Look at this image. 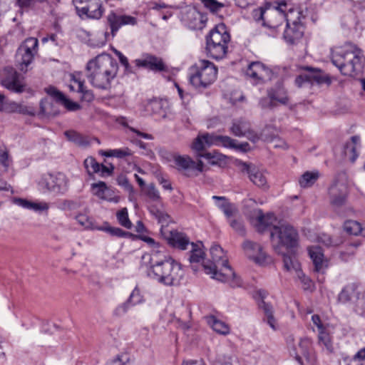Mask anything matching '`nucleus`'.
I'll use <instances>...</instances> for the list:
<instances>
[{
    "label": "nucleus",
    "instance_id": "f257e3e1",
    "mask_svg": "<svg viewBox=\"0 0 365 365\" xmlns=\"http://www.w3.org/2000/svg\"><path fill=\"white\" fill-rule=\"evenodd\" d=\"M86 69L89 82L96 88L106 90L117 76L118 64L111 55L103 53L89 61Z\"/></svg>",
    "mask_w": 365,
    "mask_h": 365
},
{
    "label": "nucleus",
    "instance_id": "f03ea898",
    "mask_svg": "<svg viewBox=\"0 0 365 365\" xmlns=\"http://www.w3.org/2000/svg\"><path fill=\"white\" fill-rule=\"evenodd\" d=\"M210 255L212 261L202 263L205 273L219 281L230 282L233 287L241 286L242 280L228 264L222 248L218 245H213L210 248Z\"/></svg>",
    "mask_w": 365,
    "mask_h": 365
},
{
    "label": "nucleus",
    "instance_id": "7ed1b4c3",
    "mask_svg": "<svg viewBox=\"0 0 365 365\" xmlns=\"http://www.w3.org/2000/svg\"><path fill=\"white\" fill-rule=\"evenodd\" d=\"M363 51L351 43L343 48L336 49L331 53V62L341 74L353 76L362 70Z\"/></svg>",
    "mask_w": 365,
    "mask_h": 365
},
{
    "label": "nucleus",
    "instance_id": "20e7f679",
    "mask_svg": "<svg viewBox=\"0 0 365 365\" xmlns=\"http://www.w3.org/2000/svg\"><path fill=\"white\" fill-rule=\"evenodd\" d=\"M165 286H178L184 272L180 263L168 257L150 265L149 275Z\"/></svg>",
    "mask_w": 365,
    "mask_h": 365
},
{
    "label": "nucleus",
    "instance_id": "39448f33",
    "mask_svg": "<svg viewBox=\"0 0 365 365\" xmlns=\"http://www.w3.org/2000/svg\"><path fill=\"white\" fill-rule=\"evenodd\" d=\"M217 71L213 63L207 60H200L190 68V83L200 91L206 89L216 81Z\"/></svg>",
    "mask_w": 365,
    "mask_h": 365
},
{
    "label": "nucleus",
    "instance_id": "423d86ee",
    "mask_svg": "<svg viewBox=\"0 0 365 365\" xmlns=\"http://www.w3.org/2000/svg\"><path fill=\"white\" fill-rule=\"evenodd\" d=\"M270 240L275 252L280 254L282 249L292 250L299 245V234L297 230L291 225L284 223L273 226Z\"/></svg>",
    "mask_w": 365,
    "mask_h": 365
},
{
    "label": "nucleus",
    "instance_id": "0eeeda50",
    "mask_svg": "<svg viewBox=\"0 0 365 365\" xmlns=\"http://www.w3.org/2000/svg\"><path fill=\"white\" fill-rule=\"evenodd\" d=\"M163 157L169 161H173L177 170L188 178L197 176L202 172L203 163L192 160L187 155H180L175 153H165Z\"/></svg>",
    "mask_w": 365,
    "mask_h": 365
},
{
    "label": "nucleus",
    "instance_id": "6e6552de",
    "mask_svg": "<svg viewBox=\"0 0 365 365\" xmlns=\"http://www.w3.org/2000/svg\"><path fill=\"white\" fill-rule=\"evenodd\" d=\"M38 185L43 192L64 193L68 187V180L62 173H46L42 175Z\"/></svg>",
    "mask_w": 365,
    "mask_h": 365
},
{
    "label": "nucleus",
    "instance_id": "1a4fd4ad",
    "mask_svg": "<svg viewBox=\"0 0 365 365\" xmlns=\"http://www.w3.org/2000/svg\"><path fill=\"white\" fill-rule=\"evenodd\" d=\"M38 44L37 38H29L18 48L16 61L21 71L26 72L27 67L33 61L34 55L37 53Z\"/></svg>",
    "mask_w": 365,
    "mask_h": 365
},
{
    "label": "nucleus",
    "instance_id": "9d476101",
    "mask_svg": "<svg viewBox=\"0 0 365 365\" xmlns=\"http://www.w3.org/2000/svg\"><path fill=\"white\" fill-rule=\"evenodd\" d=\"M134 63L138 68H143L155 73H162L164 77L166 74L170 73V67L164 60L161 57L151 53H143L140 58L134 61Z\"/></svg>",
    "mask_w": 365,
    "mask_h": 365
},
{
    "label": "nucleus",
    "instance_id": "9b49d317",
    "mask_svg": "<svg viewBox=\"0 0 365 365\" xmlns=\"http://www.w3.org/2000/svg\"><path fill=\"white\" fill-rule=\"evenodd\" d=\"M289 351L291 355L294 356L300 365H304L302 357L311 364H314L316 361L312 341L307 337L300 339L297 344L292 345L289 349Z\"/></svg>",
    "mask_w": 365,
    "mask_h": 365
},
{
    "label": "nucleus",
    "instance_id": "f8f14e48",
    "mask_svg": "<svg viewBox=\"0 0 365 365\" xmlns=\"http://www.w3.org/2000/svg\"><path fill=\"white\" fill-rule=\"evenodd\" d=\"M297 19L290 22V19H287L286 29L283 33V38L284 41L289 43L294 44L297 41L299 40L304 34V28L302 23V19H304L302 11H297Z\"/></svg>",
    "mask_w": 365,
    "mask_h": 365
},
{
    "label": "nucleus",
    "instance_id": "ddd939ff",
    "mask_svg": "<svg viewBox=\"0 0 365 365\" xmlns=\"http://www.w3.org/2000/svg\"><path fill=\"white\" fill-rule=\"evenodd\" d=\"M328 195L330 205L335 209L345 205L349 195L346 183L335 180L329 187Z\"/></svg>",
    "mask_w": 365,
    "mask_h": 365
},
{
    "label": "nucleus",
    "instance_id": "4468645a",
    "mask_svg": "<svg viewBox=\"0 0 365 365\" xmlns=\"http://www.w3.org/2000/svg\"><path fill=\"white\" fill-rule=\"evenodd\" d=\"M287 19L286 15L279 10L268 9L266 20L263 21V26L268 29L267 35L277 37Z\"/></svg>",
    "mask_w": 365,
    "mask_h": 365
},
{
    "label": "nucleus",
    "instance_id": "2eb2a0df",
    "mask_svg": "<svg viewBox=\"0 0 365 365\" xmlns=\"http://www.w3.org/2000/svg\"><path fill=\"white\" fill-rule=\"evenodd\" d=\"M246 73L257 84L264 83L274 78L273 71L259 61L250 63Z\"/></svg>",
    "mask_w": 365,
    "mask_h": 365
},
{
    "label": "nucleus",
    "instance_id": "dca6fc26",
    "mask_svg": "<svg viewBox=\"0 0 365 365\" xmlns=\"http://www.w3.org/2000/svg\"><path fill=\"white\" fill-rule=\"evenodd\" d=\"M108 25L110 29L112 37L116 36L117 32L121 26L125 25H136L137 19L129 15H119L111 11L106 17Z\"/></svg>",
    "mask_w": 365,
    "mask_h": 365
},
{
    "label": "nucleus",
    "instance_id": "f3484780",
    "mask_svg": "<svg viewBox=\"0 0 365 365\" xmlns=\"http://www.w3.org/2000/svg\"><path fill=\"white\" fill-rule=\"evenodd\" d=\"M365 289L356 282L346 284L339 294L338 301L342 304L350 302L353 299L359 304L361 297H364Z\"/></svg>",
    "mask_w": 365,
    "mask_h": 365
},
{
    "label": "nucleus",
    "instance_id": "a211bd4d",
    "mask_svg": "<svg viewBox=\"0 0 365 365\" xmlns=\"http://www.w3.org/2000/svg\"><path fill=\"white\" fill-rule=\"evenodd\" d=\"M243 249L249 258L260 265H264L271 261L262 246L256 242L247 240L243 243Z\"/></svg>",
    "mask_w": 365,
    "mask_h": 365
},
{
    "label": "nucleus",
    "instance_id": "6ab92c4d",
    "mask_svg": "<svg viewBox=\"0 0 365 365\" xmlns=\"http://www.w3.org/2000/svg\"><path fill=\"white\" fill-rule=\"evenodd\" d=\"M46 93L53 98V99L57 103L63 106L68 111H76L81 108V105L77 103L72 101L60 91H58L54 86H48L45 88Z\"/></svg>",
    "mask_w": 365,
    "mask_h": 365
},
{
    "label": "nucleus",
    "instance_id": "aec40b11",
    "mask_svg": "<svg viewBox=\"0 0 365 365\" xmlns=\"http://www.w3.org/2000/svg\"><path fill=\"white\" fill-rule=\"evenodd\" d=\"M143 297L140 289L136 287L128 299L124 303L118 305L114 310L113 314L116 317H122L133 306L139 304L143 302Z\"/></svg>",
    "mask_w": 365,
    "mask_h": 365
},
{
    "label": "nucleus",
    "instance_id": "412c9836",
    "mask_svg": "<svg viewBox=\"0 0 365 365\" xmlns=\"http://www.w3.org/2000/svg\"><path fill=\"white\" fill-rule=\"evenodd\" d=\"M267 96L277 105L286 106L289 102V97L282 81H277L275 85L267 91Z\"/></svg>",
    "mask_w": 365,
    "mask_h": 365
},
{
    "label": "nucleus",
    "instance_id": "4be33fe9",
    "mask_svg": "<svg viewBox=\"0 0 365 365\" xmlns=\"http://www.w3.org/2000/svg\"><path fill=\"white\" fill-rule=\"evenodd\" d=\"M302 70L307 72L310 85L317 84L321 86L326 84L329 86L331 83V78L324 71L312 66H303Z\"/></svg>",
    "mask_w": 365,
    "mask_h": 365
},
{
    "label": "nucleus",
    "instance_id": "5701e85b",
    "mask_svg": "<svg viewBox=\"0 0 365 365\" xmlns=\"http://www.w3.org/2000/svg\"><path fill=\"white\" fill-rule=\"evenodd\" d=\"M206 41L228 44L230 41V35L225 24L216 25L206 36Z\"/></svg>",
    "mask_w": 365,
    "mask_h": 365
},
{
    "label": "nucleus",
    "instance_id": "b1692460",
    "mask_svg": "<svg viewBox=\"0 0 365 365\" xmlns=\"http://www.w3.org/2000/svg\"><path fill=\"white\" fill-rule=\"evenodd\" d=\"M276 218L272 213H263L262 210H258L256 218L255 227L258 232L263 233L266 230H272Z\"/></svg>",
    "mask_w": 365,
    "mask_h": 365
},
{
    "label": "nucleus",
    "instance_id": "393cba45",
    "mask_svg": "<svg viewBox=\"0 0 365 365\" xmlns=\"http://www.w3.org/2000/svg\"><path fill=\"white\" fill-rule=\"evenodd\" d=\"M308 252L313 262L314 271L323 273L327 264L324 260L322 249L319 246H312L308 248Z\"/></svg>",
    "mask_w": 365,
    "mask_h": 365
},
{
    "label": "nucleus",
    "instance_id": "a878e982",
    "mask_svg": "<svg viewBox=\"0 0 365 365\" xmlns=\"http://www.w3.org/2000/svg\"><path fill=\"white\" fill-rule=\"evenodd\" d=\"M168 243L173 247L178 248L181 250H185L189 245H191L189 237L182 232L177 230H173L170 232V236L168 237Z\"/></svg>",
    "mask_w": 365,
    "mask_h": 365
},
{
    "label": "nucleus",
    "instance_id": "bb28decb",
    "mask_svg": "<svg viewBox=\"0 0 365 365\" xmlns=\"http://www.w3.org/2000/svg\"><path fill=\"white\" fill-rule=\"evenodd\" d=\"M227 44L206 41L207 55L214 59H222L227 52Z\"/></svg>",
    "mask_w": 365,
    "mask_h": 365
},
{
    "label": "nucleus",
    "instance_id": "cd10ccee",
    "mask_svg": "<svg viewBox=\"0 0 365 365\" xmlns=\"http://www.w3.org/2000/svg\"><path fill=\"white\" fill-rule=\"evenodd\" d=\"M212 145H213L212 133H205L197 136L192 143V148L199 153Z\"/></svg>",
    "mask_w": 365,
    "mask_h": 365
},
{
    "label": "nucleus",
    "instance_id": "c85d7f7f",
    "mask_svg": "<svg viewBox=\"0 0 365 365\" xmlns=\"http://www.w3.org/2000/svg\"><path fill=\"white\" fill-rule=\"evenodd\" d=\"M250 127L251 124L248 120L239 118L233 120L230 130L237 137H244V135L247 134Z\"/></svg>",
    "mask_w": 365,
    "mask_h": 365
},
{
    "label": "nucleus",
    "instance_id": "c756f323",
    "mask_svg": "<svg viewBox=\"0 0 365 365\" xmlns=\"http://www.w3.org/2000/svg\"><path fill=\"white\" fill-rule=\"evenodd\" d=\"M60 111L56 105L48 98L42 99L40 102L39 114L46 117H54L59 114Z\"/></svg>",
    "mask_w": 365,
    "mask_h": 365
},
{
    "label": "nucleus",
    "instance_id": "7c9ffc66",
    "mask_svg": "<svg viewBox=\"0 0 365 365\" xmlns=\"http://www.w3.org/2000/svg\"><path fill=\"white\" fill-rule=\"evenodd\" d=\"M212 198L216 200L223 201V202L218 204L217 206L223 212L227 218V221L230 219H232L231 217L237 212L236 207L233 204L229 202L225 197L214 195Z\"/></svg>",
    "mask_w": 365,
    "mask_h": 365
},
{
    "label": "nucleus",
    "instance_id": "2f4dec72",
    "mask_svg": "<svg viewBox=\"0 0 365 365\" xmlns=\"http://www.w3.org/2000/svg\"><path fill=\"white\" fill-rule=\"evenodd\" d=\"M361 245L358 240L347 242L343 249L339 252V257L341 260L347 262L354 257L356 249Z\"/></svg>",
    "mask_w": 365,
    "mask_h": 365
},
{
    "label": "nucleus",
    "instance_id": "473e14b6",
    "mask_svg": "<svg viewBox=\"0 0 365 365\" xmlns=\"http://www.w3.org/2000/svg\"><path fill=\"white\" fill-rule=\"evenodd\" d=\"M190 255L189 261L190 263H198L201 261H204L205 253L202 250L201 247L202 244L201 242L199 243H191ZM205 262H203L204 263Z\"/></svg>",
    "mask_w": 365,
    "mask_h": 365
},
{
    "label": "nucleus",
    "instance_id": "72a5a7b5",
    "mask_svg": "<svg viewBox=\"0 0 365 365\" xmlns=\"http://www.w3.org/2000/svg\"><path fill=\"white\" fill-rule=\"evenodd\" d=\"M207 323L212 327V329L222 335H226L230 332L229 326L225 322L218 320L214 316H209L207 317Z\"/></svg>",
    "mask_w": 365,
    "mask_h": 365
},
{
    "label": "nucleus",
    "instance_id": "f704fd0d",
    "mask_svg": "<svg viewBox=\"0 0 365 365\" xmlns=\"http://www.w3.org/2000/svg\"><path fill=\"white\" fill-rule=\"evenodd\" d=\"M100 154L106 157H115L117 158H125L133 155V151L127 147L118 149H110L108 150H101Z\"/></svg>",
    "mask_w": 365,
    "mask_h": 365
},
{
    "label": "nucleus",
    "instance_id": "c9c22d12",
    "mask_svg": "<svg viewBox=\"0 0 365 365\" xmlns=\"http://www.w3.org/2000/svg\"><path fill=\"white\" fill-rule=\"evenodd\" d=\"M250 180L257 187L267 189L268 187L267 181L264 174L256 167L253 169L248 176Z\"/></svg>",
    "mask_w": 365,
    "mask_h": 365
},
{
    "label": "nucleus",
    "instance_id": "e433bc0d",
    "mask_svg": "<svg viewBox=\"0 0 365 365\" xmlns=\"http://www.w3.org/2000/svg\"><path fill=\"white\" fill-rule=\"evenodd\" d=\"M2 85L9 90L16 93H21L24 87L17 79V74H14L11 77H7L2 81Z\"/></svg>",
    "mask_w": 365,
    "mask_h": 365
},
{
    "label": "nucleus",
    "instance_id": "4c0bfd02",
    "mask_svg": "<svg viewBox=\"0 0 365 365\" xmlns=\"http://www.w3.org/2000/svg\"><path fill=\"white\" fill-rule=\"evenodd\" d=\"M213 145H222L225 148L234 149L237 140L227 135H218L212 133Z\"/></svg>",
    "mask_w": 365,
    "mask_h": 365
},
{
    "label": "nucleus",
    "instance_id": "58836bf2",
    "mask_svg": "<svg viewBox=\"0 0 365 365\" xmlns=\"http://www.w3.org/2000/svg\"><path fill=\"white\" fill-rule=\"evenodd\" d=\"M213 145H222L225 148L234 149L237 140L227 135H218L212 133Z\"/></svg>",
    "mask_w": 365,
    "mask_h": 365
},
{
    "label": "nucleus",
    "instance_id": "ea45409f",
    "mask_svg": "<svg viewBox=\"0 0 365 365\" xmlns=\"http://www.w3.org/2000/svg\"><path fill=\"white\" fill-rule=\"evenodd\" d=\"M83 165L88 175L92 178L95 173H100L101 164L93 157L90 156L86 158Z\"/></svg>",
    "mask_w": 365,
    "mask_h": 365
},
{
    "label": "nucleus",
    "instance_id": "a19ab883",
    "mask_svg": "<svg viewBox=\"0 0 365 365\" xmlns=\"http://www.w3.org/2000/svg\"><path fill=\"white\" fill-rule=\"evenodd\" d=\"M343 229L351 235H359L362 232L361 225L359 222L352 220H346L344 222Z\"/></svg>",
    "mask_w": 365,
    "mask_h": 365
},
{
    "label": "nucleus",
    "instance_id": "79ce46f5",
    "mask_svg": "<svg viewBox=\"0 0 365 365\" xmlns=\"http://www.w3.org/2000/svg\"><path fill=\"white\" fill-rule=\"evenodd\" d=\"M319 178L318 172H305L300 178L299 182L301 187H308L312 186Z\"/></svg>",
    "mask_w": 365,
    "mask_h": 365
},
{
    "label": "nucleus",
    "instance_id": "37998d69",
    "mask_svg": "<svg viewBox=\"0 0 365 365\" xmlns=\"http://www.w3.org/2000/svg\"><path fill=\"white\" fill-rule=\"evenodd\" d=\"M319 344L322 346L324 351L329 354L334 352V346L328 333L326 331L319 334Z\"/></svg>",
    "mask_w": 365,
    "mask_h": 365
},
{
    "label": "nucleus",
    "instance_id": "c03bdc74",
    "mask_svg": "<svg viewBox=\"0 0 365 365\" xmlns=\"http://www.w3.org/2000/svg\"><path fill=\"white\" fill-rule=\"evenodd\" d=\"M284 268L289 271L295 270L297 272L300 270V264L293 255L282 254Z\"/></svg>",
    "mask_w": 365,
    "mask_h": 365
},
{
    "label": "nucleus",
    "instance_id": "a18cd8bd",
    "mask_svg": "<svg viewBox=\"0 0 365 365\" xmlns=\"http://www.w3.org/2000/svg\"><path fill=\"white\" fill-rule=\"evenodd\" d=\"M106 187L107 185L103 181L92 183L91 185V189L93 194L98 198L103 200L104 199Z\"/></svg>",
    "mask_w": 365,
    "mask_h": 365
},
{
    "label": "nucleus",
    "instance_id": "49530a36",
    "mask_svg": "<svg viewBox=\"0 0 365 365\" xmlns=\"http://www.w3.org/2000/svg\"><path fill=\"white\" fill-rule=\"evenodd\" d=\"M142 191L150 200L153 202H159L161 200L158 190L153 183L149 184Z\"/></svg>",
    "mask_w": 365,
    "mask_h": 365
},
{
    "label": "nucleus",
    "instance_id": "de8ad7c7",
    "mask_svg": "<svg viewBox=\"0 0 365 365\" xmlns=\"http://www.w3.org/2000/svg\"><path fill=\"white\" fill-rule=\"evenodd\" d=\"M89 12L88 18L93 19H100L103 16L104 9L101 4L96 3L88 6Z\"/></svg>",
    "mask_w": 365,
    "mask_h": 365
},
{
    "label": "nucleus",
    "instance_id": "09e8293b",
    "mask_svg": "<svg viewBox=\"0 0 365 365\" xmlns=\"http://www.w3.org/2000/svg\"><path fill=\"white\" fill-rule=\"evenodd\" d=\"M103 230L106 232L109 233L110 235L115 236L118 237L129 238L133 236L132 233L124 231L119 227L107 226L105 227Z\"/></svg>",
    "mask_w": 365,
    "mask_h": 365
},
{
    "label": "nucleus",
    "instance_id": "8fccbe9b",
    "mask_svg": "<svg viewBox=\"0 0 365 365\" xmlns=\"http://www.w3.org/2000/svg\"><path fill=\"white\" fill-rule=\"evenodd\" d=\"M204 6L210 10L212 13H216L225 6L224 3L217 0H200Z\"/></svg>",
    "mask_w": 365,
    "mask_h": 365
},
{
    "label": "nucleus",
    "instance_id": "3c124183",
    "mask_svg": "<svg viewBox=\"0 0 365 365\" xmlns=\"http://www.w3.org/2000/svg\"><path fill=\"white\" fill-rule=\"evenodd\" d=\"M116 217L120 225L127 229L132 227V222L129 220L128 210L125 207L118 211L116 214Z\"/></svg>",
    "mask_w": 365,
    "mask_h": 365
},
{
    "label": "nucleus",
    "instance_id": "603ef678",
    "mask_svg": "<svg viewBox=\"0 0 365 365\" xmlns=\"http://www.w3.org/2000/svg\"><path fill=\"white\" fill-rule=\"evenodd\" d=\"M117 183L119 186L122 187L125 191L129 193L130 197L133 195L135 190L133 186L130 183L128 178L124 175H120L116 179Z\"/></svg>",
    "mask_w": 365,
    "mask_h": 365
},
{
    "label": "nucleus",
    "instance_id": "864d4df0",
    "mask_svg": "<svg viewBox=\"0 0 365 365\" xmlns=\"http://www.w3.org/2000/svg\"><path fill=\"white\" fill-rule=\"evenodd\" d=\"M230 226L240 235L245 236L246 231L244 223L240 219H230L228 221Z\"/></svg>",
    "mask_w": 365,
    "mask_h": 365
},
{
    "label": "nucleus",
    "instance_id": "5fc2aeb1",
    "mask_svg": "<svg viewBox=\"0 0 365 365\" xmlns=\"http://www.w3.org/2000/svg\"><path fill=\"white\" fill-rule=\"evenodd\" d=\"M268 9L259 7L252 11V16L255 22L261 24L263 26V21L266 20L267 12Z\"/></svg>",
    "mask_w": 365,
    "mask_h": 365
},
{
    "label": "nucleus",
    "instance_id": "6e6d98bb",
    "mask_svg": "<svg viewBox=\"0 0 365 365\" xmlns=\"http://www.w3.org/2000/svg\"><path fill=\"white\" fill-rule=\"evenodd\" d=\"M259 106L262 109H269L272 110L277 106V104L274 103L268 96L267 97H262L259 100Z\"/></svg>",
    "mask_w": 365,
    "mask_h": 365
},
{
    "label": "nucleus",
    "instance_id": "4d7b16f0",
    "mask_svg": "<svg viewBox=\"0 0 365 365\" xmlns=\"http://www.w3.org/2000/svg\"><path fill=\"white\" fill-rule=\"evenodd\" d=\"M120 199V196L115 195V190L107 186L103 200L118 203Z\"/></svg>",
    "mask_w": 365,
    "mask_h": 365
},
{
    "label": "nucleus",
    "instance_id": "13d9d810",
    "mask_svg": "<svg viewBox=\"0 0 365 365\" xmlns=\"http://www.w3.org/2000/svg\"><path fill=\"white\" fill-rule=\"evenodd\" d=\"M10 157L8 149L4 146L0 147V163L6 168H8L10 164Z\"/></svg>",
    "mask_w": 365,
    "mask_h": 365
},
{
    "label": "nucleus",
    "instance_id": "bf43d9fd",
    "mask_svg": "<svg viewBox=\"0 0 365 365\" xmlns=\"http://www.w3.org/2000/svg\"><path fill=\"white\" fill-rule=\"evenodd\" d=\"M365 359L364 350H359L346 365H363V360Z\"/></svg>",
    "mask_w": 365,
    "mask_h": 365
},
{
    "label": "nucleus",
    "instance_id": "052dcab7",
    "mask_svg": "<svg viewBox=\"0 0 365 365\" xmlns=\"http://www.w3.org/2000/svg\"><path fill=\"white\" fill-rule=\"evenodd\" d=\"M294 83L298 88H302L310 85L307 72L306 73H302L297 76L295 78Z\"/></svg>",
    "mask_w": 365,
    "mask_h": 365
},
{
    "label": "nucleus",
    "instance_id": "680f3d73",
    "mask_svg": "<svg viewBox=\"0 0 365 365\" xmlns=\"http://www.w3.org/2000/svg\"><path fill=\"white\" fill-rule=\"evenodd\" d=\"M236 165L242 173H247L248 176L250 175V173H252L253 169L255 168V166L253 164L247 163L242 160L237 161Z\"/></svg>",
    "mask_w": 365,
    "mask_h": 365
},
{
    "label": "nucleus",
    "instance_id": "e2e57ef3",
    "mask_svg": "<svg viewBox=\"0 0 365 365\" xmlns=\"http://www.w3.org/2000/svg\"><path fill=\"white\" fill-rule=\"evenodd\" d=\"M297 273L299 279L303 284V289L304 290L311 289L313 287L312 281L308 277H306L305 274L302 272L301 269Z\"/></svg>",
    "mask_w": 365,
    "mask_h": 365
},
{
    "label": "nucleus",
    "instance_id": "0e129e2a",
    "mask_svg": "<svg viewBox=\"0 0 365 365\" xmlns=\"http://www.w3.org/2000/svg\"><path fill=\"white\" fill-rule=\"evenodd\" d=\"M233 362L237 364V360H233L229 355H219L216 359L215 365H230Z\"/></svg>",
    "mask_w": 365,
    "mask_h": 365
},
{
    "label": "nucleus",
    "instance_id": "69168bd1",
    "mask_svg": "<svg viewBox=\"0 0 365 365\" xmlns=\"http://www.w3.org/2000/svg\"><path fill=\"white\" fill-rule=\"evenodd\" d=\"M71 81L73 82L77 86L76 88L75 85L71 84L70 89L71 91H83L84 83H83V81H81L80 78L77 77L75 74H72L71 75Z\"/></svg>",
    "mask_w": 365,
    "mask_h": 365
},
{
    "label": "nucleus",
    "instance_id": "338daca9",
    "mask_svg": "<svg viewBox=\"0 0 365 365\" xmlns=\"http://www.w3.org/2000/svg\"><path fill=\"white\" fill-rule=\"evenodd\" d=\"M17 113L30 116H34L36 114L35 109L33 107L21 103H19Z\"/></svg>",
    "mask_w": 365,
    "mask_h": 365
},
{
    "label": "nucleus",
    "instance_id": "774afa93",
    "mask_svg": "<svg viewBox=\"0 0 365 365\" xmlns=\"http://www.w3.org/2000/svg\"><path fill=\"white\" fill-rule=\"evenodd\" d=\"M130 361V359L127 358L126 360H123L122 355H117L113 360L109 361L107 365H128Z\"/></svg>",
    "mask_w": 365,
    "mask_h": 365
}]
</instances>
